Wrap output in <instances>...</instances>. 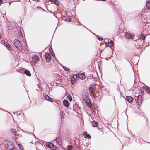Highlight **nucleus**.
I'll return each instance as SVG.
<instances>
[{"label":"nucleus","instance_id":"obj_7","mask_svg":"<svg viewBox=\"0 0 150 150\" xmlns=\"http://www.w3.org/2000/svg\"><path fill=\"white\" fill-rule=\"evenodd\" d=\"M125 37L127 38L130 39L133 38L134 35L133 34H131L128 32L125 33Z\"/></svg>","mask_w":150,"mask_h":150},{"label":"nucleus","instance_id":"obj_10","mask_svg":"<svg viewBox=\"0 0 150 150\" xmlns=\"http://www.w3.org/2000/svg\"><path fill=\"white\" fill-rule=\"evenodd\" d=\"M108 42L107 45H106V47H111L114 45V42L112 40H110V42L108 41Z\"/></svg>","mask_w":150,"mask_h":150},{"label":"nucleus","instance_id":"obj_28","mask_svg":"<svg viewBox=\"0 0 150 150\" xmlns=\"http://www.w3.org/2000/svg\"><path fill=\"white\" fill-rule=\"evenodd\" d=\"M67 98L68 99V100H69V101L70 102H71L72 100V98L71 95L68 94V96H67Z\"/></svg>","mask_w":150,"mask_h":150},{"label":"nucleus","instance_id":"obj_15","mask_svg":"<svg viewBox=\"0 0 150 150\" xmlns=\"http://www.w3.org/2000/svg\"><path fill=\"white\" fill-rule=\"evenodd\" d=\"M126 98L127 100L129 103L132 102L133 100V98L130 96H127Z\"/></svg>","mask_w":150,"mask_h":150},{"label":"nucleus","instance_id":"obj_17","mask_svg":"<svg viewBox=\"0 0 150 150\" xmlns=\"http://www.w3.org/2000/svg\"><path fill=\"white\" fill-rule=\"evenodd\" d=\"M83 134L85 138H88L89 139L91 138L90 135L89 134H87L86 132H84Z\"/></svg>","mask_w":150,"mask_h":150},{"label":"nucleus","instance_id":"obj_20","mask_svg":"<svg viewBox=\"0 0 150 150\" xmlns=\"http://www.w3.org/2000/svg\"><path fill=\"white\" fill-rule=\"evenodd\" d=\"M71 83L72 85H74L75 83V79L73 76H71Z\"/></svg>","mask_w":150,"mask_h":150},{"label":"nucleus","instance_id":"obj_27","mask_svg":"<svg viewBox=\"0 0 150 150\" xmlns=\"http://www.w3.org/2000/svg\"><path fill=\"white\" fill-rule=\"evenodd\" d=\"M49 51L50 52H51L52 55L53 57H55V55L54 52H53L52 48H50L49 49Z\"/></svg>","mask_w":150,"mask_h":150},{"label":"nucleus","instance_id":"obj_5","mask_svg":"<svg viewBox=\"0 0 150 150\" xmlns=\"http://www.w3.org/2000/svg\"><path fill=\"white\" fill-rule=\"evenodd\" d=\"M76 77L78 79L83 80L85 78V75L83 73H82L79 74H75Z\"/></svg>","mask_w":150,"mask_h":150},{"label":"nucleus","instance_id":"obj_3","mask_svg":"<svg viewBox=\"0 0 150 150\" xmlns=\"http://www.w3.org/2000/svg\"><path fill=\"white\" fill-rule=\"evenodd\" d=\"M6 148L9 150H13L14 148L13 143L11 141H9L6 144Z\"/></svg>","mask_w":150,"mask_h":150},{"label":"nucleus","instance_id":"obj_43","mask_svg":"<svg viewBox=\"0 0 150 150\" xmlns=\"http://www.w3.org/2000/svg\"><path fill=\"white\" fill-rule=\"evenodd\" d=\"M127 61L129 62H129V61H128V60H127Z\"/></svg>","mask_w":150,"mask_h":150},{"label":"nucleus","instance_id":"obj_22","mask_svg":"<svg viewBox=\"0 0 150 150\" xmlns=\"http://www.w3.org/2000/svg\"><path fill=\"white\" fill-rule=\"evenodd\" d=\"M92 125V126L94 127H96L97 126L98 122H97L93 121L91 122Z\"/></svg>","mask_w":150,"mask_h":150},{"label":"nucleus","instance_id":"obj_40","mask_svg":"<svg viewBox=\"0 0 150 150\" xmlns=\"http://www.w3.org/2000/svg\"><path fill=\"white\" fill-rule=\"evenodd\" d=\"M36 90L38 91H39V89H36Z\"/></svg>","mask_w":150,"mask_h":150},{"label":"nucleus","instance_id":"obj_21","mask_svg":"<svg viewBox=\"0 0 150 150\" xmlns=\"http://www.w3.org/2000/svg\"><path fill=\"white\" fill-rule=\"evenodd\" d=\"M53 144L50 142H47L46 143V146L50 148L52 146Z\"/></svg>","mask_w":150,"mask_h":150},{"label":"nucleus","instance_id":"obj_19","mask_svg":"<svg viewBox=\"0 0 150 150\" xmlns=\"http://www.w3.org/2000/svg\"><path fill=\"white\" fill-rule=\"evenodd\" d=\"M11 131L13 134L14 135L17 136H18V135L16 133V132L15 130H14L13 129H11Z\"/></svg>","mask_w":150,"mask_h":150},{"label":"nucleus","instance_id":"obj_38","mask_svg":"<svg viewBox=\"0 0 150 150\" xmlns=\"http://www.w3.org/2000/svg\"><path fill=\"white\" fill-rule=\"evenodd\" d=\"M100 0L101 1H105L106 0Z\"/></svg>","mask_w":150,"mask_h":150},{"label":"nucleus","instance_id":"obj_23","mask_svg":"<svg viewBox=\"0 0 150 150\" xmlns=\"http://www.w3.org/2000/svg\"><path fill=\"white\" fill-rule=\"evenodd\" d=\"M34 59L35 60V61H34V62H36L39 60V58L38 57V55H34Z\"/></svg>","mask_w":150,"mask_h":150},{"label":"nucleus","instance_id":"obj_42","mask_svg":"<svg viewBox=\"0 0 150 150\" xmlns=\"http://www.w3.org/2000/svg\"><path fill=\"white\" fill-rule=\"evenodd\" d=\"M148 7L149 8H150V7H149V6Z\"/></svg>","mask_w":150,"mask_h":150},{"label":"nucleus","instance_id":"obj_29","mask_svg":"<svg viewBox=\"0 0 150 150\" xmlns=\"http://www.w3.org/2000/svg\"><path fill=\"white\" fill-rule=\"evenodd\" d=\"M55 141H56V142L57 143H59V142H61V139H60L59 137H57L55 139Z\"/></svg>","mask_w":150,"mask_h":150},{"label":"nucleus","instance_id":"obj_12","mask_svg":"<svg viewBox=\"0 0 150 150\" xmlns=\"http://www.w3.org/2000/svg\"><path fill=\"white\" fill-rule=\"evenodd\" d=\"M49 1L50 2H53L57 6H58L59 5V2L58 0H49Z\"/></svg>","mask_w":150,"mask_h":150},{"label":"nucleus","instance_id":"obj_1","mask_svg":"<svg viewBox=\"0 0 150 150\" xmlns=\"http://www.w3.org/2000/svg\"><path fill=\"white\" fill-rule=\"evenodd\" d=\"M13 45L16 48H18L19 50L22 49L21 47V44L18 39H15L14 40L13 42Z\"/></svg>","mask_w":150,"mask_h":150},{"label":"nucleus","instance_id":"obj_26","mask_svg":"<svg viewBox=\"0 0 150 150\" xmlns=\"http://www.w3.org/2000/svg\"><path fill=\"white\" fill-rule=\"evenodd\" d=\"M52 150H57V149L56 146L53 144L52 146L50 148Z\"/></svg>","mask_w":150,"mask_h":150},{"label":"nucleus","instance_id":"obj_14","mask_svg":"<svg viewBox=\"0 0 150 150\" xmlns=\"http://www.w3.org/2000/svg\"><path fill=\"white\" fill-rule=\"evenodd\" d=\"M63 105L64 106L66 107H68L69 106V103L68 101L66 100H64L63 102Z\"/></svg>","mask_w":150,"mask_h":150},{"label":"nucleus","instance_id":"obj_24","mask_svg":"<svg viewBox=\"0 0 150 150\" xmlns=\"http://www.w3.org/2000/svg\"><path fill=\"white\" fill-rule=\"evenodd\" d=\"M89 91L90 93V95L91 96H93V97L95 98L94 96V92L91 89H89Z\"/></svg>","mask_w":150,"mask_h":150},{"label":"nucleus","instance_id":"obj_8","mask_svg":"<svg viewBox=\"0 0 150 150\" xmlns=\"http://www.w3.org/2000/svg\"><path fill=\"white\" fill-rule=\"evenodd\" d=\"M44 96L45 99L46 100L51 102H52L53 101V99L52 98L50 97L48 95L44 94Z\"/></svg>","mask_w":150,"mask_h":150},{"label":"nucleus","instance_id":"obj_4","mask_svg":"<svg viewBox=\"0 0 150 150\" xmlns=\"http://www.w3.org/2000/svg\"><path fill=\"white\" fill-rule=\"evenodd\" d=\"M135 100L138 105H141L142 102V96L141 95H139L137 97V100L135 99Z\"/></svg>","mask_w":150,"mask_h":150},{"label":"nucleus","instance_id":"obj_9","mask_svg":"<svg viewBox=\"0 0 150 150\" xmlns=\"http://www.w3.org/2000/svg\"><path fill=\"white\" fill-rule=\"evenodd\" d=\"M1 43L7 48L8 50L10 48V45L7 42H6L4 40L1 41Z\"/></svg>","mask_w":150,"mask_h":150},{"label":"nucleus","instance_id":"obj_41","mask_svg":"<svg viewBox=\"0 0 150 150\" xmlns=\"http://www.w3.org/2000/svg\"><path fill=\"white\" fill-rule=\"evenodd\" d=\"M33 135L34 136L35 138V136H34V135L33 134Z\"/></svg>","mask_w":150,"mask_h":150},{"label":"nucleus","instance_id":"obj_33","mask_svg":"<svg viewBox=\"0 0 150 150\" xmlns=\"http://www.w3.org/2000/svg\"><path fill=\"white\" fill-rule=\"evenodd\" d=\"M18 146H19V148L20 149H22V150H23L24 149H23V146L21 144H18Z\"/></svg>","mask_w":150,"mask_h":150},{"label":"nucleus","instance_id":"obj_30","mask_svg":"<svg viewBox=\"0 0 150 150\" xmlns=\"http://www.w3.org/2000/svg\"><path fill=\"white\" fill-rule=\"evenodd\" d=\"M68 150H71L72 149L73 147V146L72 145H68L67 146Z\"/></svg>","mask_w":150,"mask_h":150},{"label":"nucleus","instance_id":"obj_18","mask_svg":"<svg viewBox=\"0 0 150 150\" xmlns=\"http://www.w3.org/2000/svg\"><path fill=\"white\" fill-rule=\"evenodd\" d=\"M24 73L27 76H30L31 75V74L30 71L28 70H26L24 71Z\"/></svg>","mask_w":150,"mask_h":150},{"label":"nucleus","instance_id":"obj_44","mask_svg":"<svg viewBox=\"0 0 150 150\" xmlns=\"http://www.w3.org/2000/svg\"><path fill=\"white\" fill-rule=\"evenodd\" d=\"M0 43H1V42H0Z\"/></svg>","mask_w":150,"mask_h":150},{"label":"nucleus","instance_id":"obj_13","mask_svg":"<svg viewBox=\"0 0 150 150\" xmlns=\"http://www.w3.org/2000/svg\"><path fill=\"white\" fill-rule=\"evenodd\" d=\"M144 89H145V92L146 93L150 95V88L149 87L146 86L144 87Z\"/></svg>","mask_w":150,"mask_h":150},{"label":"nucleus","instance_id":"obj_35","mask_svg":"<svg viewBox=\"0 0 150 150\" xmlns=\"http://www.w3.org/2000/svg\"><path fill=\"white\" fill-rule=\"evenodd\" d=\"M2 0H0V5L2 4Z\"/></svg>","mask_w":150,"mask_h":150},{"label":"nucleus","instance_id":"obj_37","mask_svg":"<svg viewBox=\"0 0 150 150\" xmlns=\"http://www.w3.org/2000/svg\"><path fill=\"white\" fill-rule=\"evenodd\" d=\"M94 96L95 97L94 98H95L97 97V96L95 94H94Z\"/></svg>","mask_w":150,"mask_h":150},{"label":"nucleus","instance_id":"obj_2","mask_svg":"<svg viewBox=\"0 0 150 150\" xmlns=\"http://www.w3.org/2000/svg\"><path fill=\"white\" fill-rule=\"evenodd\" d=\"M82 98L84 102H86L89 100V96L88 91H85L82 95Z\"/></svg>","mask_w":150,"mask_h":150},{"label":"nucleus","instance_id":"obj_34","mask_svg":"<svg viewBox=\"0 0 150 150\" xmlns=\"http://www.w3.org/2000/svg\"><path fill=\"white\" fill-rule=\"evenodd\" d=\"M97 38L98 39L99 41L102 40L103 39V38H102L101 37H99V36L97 35Z\"/></svg>","mask_w":150,"mask_h":150},{"label":"nucleus","instance_id":"obj_32","mask_svg":"<svg viewBox=\"0 0 150 150\" xmlns=\"http://www.w3.org/2000/svg\"><path fill=\"white\" fill-rule=\"evenodd\" d=\"M63 68L64 69L67 71H69V69L64 66H63Z\"/></svg>","mask_w":150,"mask_h":150},{"label":"nucleus","instance_id":"obj_25","mask_svg":"<svg viewBox=\"0 0 150 150\" xmlns=\"http://www.w3.org/2000/svg\"><path fill=\"white\" fill-rule=\"evenodd\" d=\"M65 20L69 22H71V19L70 18V16L68 15L65 18Z\"/></svg>","mask_w":150,"mask_h":150},{"label":"nucleus","instance_id":"obj_6","mask_svg":"<svg viewBox=\"0 0 150 150\" xmlns=\"http://www.w3.org/2000/svg\"><path fill=\"white\" fill-rule=\"evenodd\" d=\"M45 58L47 62H49L50 61L51 59V57L50 53H47L45 54Z\"/></svg>","mask_w":150,"mask_h":150},{"label":"nucleus","instance_id":"obj_11","mask_svg":"<svg viewBox=\"0 0 150 150\" xmlns=\"http://www.w3.org/2000/svg\"><path fill=\"white\" fill-rule=\"evenodd\" d=\"M84 103L86 104V106L88 108H91L93 107V105L91 103L90 100L86 102H84Z\"/></svg>","mask_w":150,"mask_h":150},{"label":"nucleus","instance_id":"obj_16","mask_svg":"<svg viewBox=\"0 0 150 150\" xmlns=\"http://www.w3.org/2000/svg\"><path fill=\"white\" fill-rule=\"evenodd\" d=\"M146 35L143 34H141L139 36V38L140 40H145Z\"/></svg>","mask_w":150,"mask_h":150},{"label":"nucleus","instance_id":"obj_36","mask_svg":"<svg viewBox=\"0 0 150 150\" xmlns=\"http://www.w3.org/2000/svg\"><path fill=\"white\" fill-rule=\"evenodd\" d=\"M2 35L1 34H0V38H2Z\"/></svg>","mask_w":150,"mask_h":150},{"label":"nucleus","instance_id":"obj_31","mask_svg":"<svg viewBox=\"0 0 150 150\" xmlns=\"http://www.w3.org/2000/svg\"><path fill=\"white\" fill-rule=\"evenodd\" d=\"M60 115H61V118L63 119L64 118V114H63V112L60 111Z\"/></svg>","mask_w":150,"mask_h":150},{"label":"nucleus","instance_id":"obj_39","mask_svg":"<svg viewBox=\"0 0 150 150\" xmlns=\"http://www.w3.org/2000/svg\"><path fill=\"white\" fill-rule=\"evenodd\" d=\"M114 101H115V97H114Z\"/></svg>","mask_w":150,"mask_h":150}]
</instances>
